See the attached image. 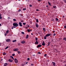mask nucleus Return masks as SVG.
I'll return each mask as SVG.
<instances>
[{
    "label": "nucleus",
    "mask_w": 66,
    "mask_h": 66,
    "mask_svg": "<svg viewBox=\"0 0 66 66\" xmlns=\"http://www.w3.org/2000/svg\"><path fill=\"white\" fill-rule=\"evenodd\" d=\"M14 61L16 63H18V60H17V59H14Z\"/></svg>",
    "instance_id": "20e7f679"
},
{
    "label": "nucleus",
    "mask_w": 66,
    "mask_h": 66,
    "mask_svg": "<svg viewBox=\"0 0 66 66\" xmlns=\"http://www.w3.org/2000/svg\"><path fill=\"white\" fill-rule=\"evenodd\" d=\"M38 54H40V52H39L38 53Z\"/></svg>",
    "instance_id": "8fccbe9b"
},
{
    "label": "nucleus",
    "mask_w": 66,
    "mask_h": 66,
    "mask_svg": "<svg viewBox=\"0 0 66 66\" xmlns=\"http://www.w3.org/2000/svg\"><path fill=\"white\" fill-rule=\"evenodd\" d=\"M23 25H26V23H23Z\"/></svg>",
    "instance_id": "58836bf2"
},
{
    "label": "nucleus",
    "mask_w": 66,
    "mask_h": 66,
    "mask_svg": "<svg viewBox=\"0 0 66 66\" xmlns=\"http://www.w3.org/2000/svg\"><path fill=\"white\" fill-rule=\"evenodd\" d=\"M35 40H36V41H37V40L38 39V38H35Z\"/></svg>",
    "instance_id": "412c9836"
},
{
    "label": "nucleus",
    "mask_w": 66,
    "mask_h": 66,
    "mask_svg": "<svg viewBox=\"0 0 66 66\" xmlns=\"http://www.w3.org/2000/svg\"><path fill=\"white\" fill-rule=\"evenodd\" d=\"M63 40H65L66 39V38L65 37L63 39Z\"/></svg>",
    "instance_id": "c756f323"
},
{
    "label": "nucleus",
    "mask_w": 66,
    "mask_h": 66,
    "mask_svg": "<svg viewBox=\"0 0 66 66\" xmlns=\"http://www.w3.org/2000/svg\"><path fill=\"white\" fill-rule=\"evenodd\" d=\"M26 28H27V27H26Z\"/></svg>",
    "instance_id": "774afa93"
},
{
    "label": "nucleus",
    "mask_w": 66,
    "mask_h": 66,
    "mask_svg": "<svg viewBox=\"0 0 66 66\" xmlns=\"http://www.w3.org/2000/svg\"><path fill=\"white\" fill-rule=\"evenodd\" d=\"M25 43H26V42L24 41H22L21 42V43L22 44H24Z\"/></svg>",
    "instance_id": "0eeeda50"
},
{
    "label": "nucleus",
    "mask_w": 66,
    "mask_h": 66,
    "mask_svg": "<svg viewBox=\"0 0 66 66\" xmlns=\"http://www.w3.org/2000/svg\"><path fill=\"white\" fill-rule=\"evenodd\" d=\"M9 48V47L7 46L6 48H5V49H7V48Z\"/></svg>",
    "instance_id": "7c9ffc66"
},
{
    "label": "nucleus",
    "mask_w": 66,
    "mask_h": 66,
    "mask_svg": "<svg viewBox=\"0 0 66 66\" xmlns=\"http://www.w3.org/2000/svg\"><path fill=\"white\" fill-rule=\"evenodd\" d=\"M14 28H16L15 27H14V26L12 27L11 28L12 29H13Z\"/></svg>",
    "instance_id": "f3484780"
},
{
    "label": "nucleus",
    "mask_w": 66,
    "mask_h": 66,
    "mask_svg": "<svg viewBox=\"0 0 66 66\" xmlns=\"http://www.w3.org/2000/svg\"><path fill=\"white\" fill-rule=\"evenodd\" d=\"M29 6H30V7H32V5H29Z\"/></svg>",
    "instance_id": "a18cd8bd"
},
{
    "label": "nucleus",
    "mask_w": 66,
    "mask_h": 66,
    "mask_svg": "<svg viewBox=\"0 0 66 66\" xmlns=\"http://www.w3.org/2000/svg\"><path fill=\"white\" fill-rule=\"evenodd\" d=\"M43 30L44 31V32H46V29L45 28H43Z\"/></svg>",
    "instance_id": "dca6fc26"
},
{
    "label": "nucleus",
    "mask_w": 66,
    "mask_h": 66,
    "mask_svg": "<svg viewBox=\"0 0 66 66\" xmlns=\"http://www.w3.org/2000/svg\"><path fill=\"white\" fill-rule=\"evenodd\" d=\"M65 66H66V64H65Z\"/></svg>",
    "instance_id": "69168bd1"
},
{
    "label": "nucleus",
    "mask_w": 66,
    "mask_h": 66,
    "mask_svg": "<svg viewBox=\"0 0 66 66\" xmlns=\"http://www.w3.org/2000/svg\"><path fill=\"white\" fill-rule=\"evenodd\" d=\"M0 19H2V17H1V15L0 14Z\"/></svg>",
    "instance_id": "b1692460"
},
{
    "label": "nucleus",
    "mask_w": 66,
    "mask_h": 66,
    "mask_svg": "<svg viewBox=\"0 0 66 66\" xmlns=\"http://www.w3.org/2000/svg\"><path fill=\"white\" fill-rule=\"evenodd\" d=\"M3 54H5V55L6 54V53H4Z\"/></svg>",
    "instance_id": "5fc2aeb1"
},
{
    "label": "nucleus",
    "mask_w": 66,
    "mask_h": 66,
    "mask_svg": "<svg viewBox=\"0 0 66 66\" xmlns=\"http://www.w3.org/2000/svg\"><path fill=\"white\" fill-rule=\"evenodd\" d=\"M28 36H29L28 35H26V39H27V38H28Z\"/></svg>",
    "instance_id": "a211bd4d"
},
{
    "label": "nucleus",
    "mask_w": 66,
    "mask_h": 66,
    "mask_svg": "<svg viewBox=\"0 0 66 66\" xmlns=\"http://www.w3.org/2000/svg\"><path fill=\"white\" fill-rule=\"evenodd\" d=\"M21 33L22 34H24V32H21Z\"/></svg>",
    "instance_id": "c9c22d12"
},
{
    "label": "nucleus",
    "mask_w": 66,
    "mask_h": 66,
    "mask_svg": "<svg viewBox=\"0 0 66 66\" xmlns=\"http://www.w3.org/2000/svg\"><path fill=\"white\" fill-rule=\"evenodd\" d=\"M1 60H2V59H1Z\"/></svg>",
    "instance_id": "338daca9"
},
{
    "label": "nucleus",
    "mask_w": 66,
    "mask_h": 66,
    "mask_svg": "<svg viewBox=\"0 0 66 66\" xmlns=\"http://www.w3.org/2000/svg\"><path fill=\"white\" fill-rule=\"evenodd\" d=\"M53 7L54 9H55V8H56V6H55V5L54 6H53Z\"/></svg>",
    "instance_id": "6ab92c4d"
},
{
    "label": "nucleus",
    "mask_w": 66,
    "mask_h": 66,
    "mask_svg": "<svg viewBox=\"0 0 66 66\" xmlns=\"http://www.w3.org/2000/svg\"><path fill=\"white\" fill-rule=\"evenodd\" d=\"M13 50L14 51H17L18 50V49L17 48H15L13 49Z\"/></svg>",
    "instance_id": "7ed1b4c3"
},
{
    "label": "nucleus",
    "mask_w": 66,
    "mask_h": 66,
    "mask_svg": "<svg viewBox=\"0 0 66 66\" xmlns=\"http://www.w3.org/2000/svg\"><path fill=\"white\" fill-rule=\"evenodd\" d=\"M31 35H33V33H31Z\"/></svg>",
    "instance_id": "864d4df0"
},
{
    "label": "nucleus",
    "mask_w": 66,
    "mask_h": 66,
    "mask_svg": "<svg viewBox=\"0 0 66 66\" xmlns=\"http://www.w3.org/2000/svg\"><path fill=\"white\" fill-rule=\"evenodd\" d=\"M7 65V63H5L4 64V66H6V65Z\"/></svg>",
    "instance_id": "4468645a"
},
{
    "label": "nucleus",
    "mask_w": 66,
    "mask_h": 66,
    "mask_svg": "<svg viewBox=\"0 0 66 66\" xmlns=\"http://www.w3.org/2000/svg\"><path fill=\"white\" fill-rule=\"evenodd\" d=\"M16 40H14L12 41V42L13 43H14V42H16Z\"/></svg>",
    "instance_id": "aec40b11"
},
{
    "label": "nucleus",
    "mask_w": 66,
    "mask_h": 66,
    "mask_svg": "<svg viewBox=\"0 0 66 66\" xmlns=\"http://www.w3.org/2000/svg\"><path fill=\"white\" fill-rule=\"evenodd\" d=\"M20 11H21V10H20V9H19V10L18 11V12H20Z\"/></svg>",
    "instance_id": "4c0bfd02"
},
{
    "label": "nucleus",
    "mask_w": 66,
    "mask_h": 66,
    "mask_svg": "<svg viewBox=\"0 0 66 66\" xmlns=\"http://www.w3.org/2000/svg\"><path fill=\"white\" fill-rule=\"evenodd\" d=\"M63 18H64V16H63Z\"/></svg>",
    "instance_id": "052dcab7"
},
{
    "label": "nucleus",
    "mask_w": 66,
    "mask_h": 66,
    "mask_svg": "<svg viewBox=\"0 0 66 66\" xmlns=\"http://www.w3.org/2000/svg\"><path fill=\"white\" fill-rule=\"evenodd\" d=\"M20 17H21V16H23V14H20Z\"/></svg>",
    "instance_id": "4be33fe9"
},
{
    "label": "nucleus",
    "mask_w": 66,
    "mask_h": 66,
    "mask_svg": "<svg viewBox=\"0 0 66 66\" xmlns=\"http://www.w3.org/2000/svg\"><path fill=\"white\" fill-rule=\"evenodd\" d=\"M27 31L29 32H30V30H29V29H27Z\"/></svg>",
    "instance_id": "cd10ccee"
},
{
    "label": "nucleus",
    "mask_w": 66,
    "mask_h": 66,
    "mask_svg": "<svg viewBox=\"0 0 66 66\" xmlns=\"http://www.w3.org/2000/svg\"><path fill=\"white\" fill-rule=\"evenodd\" d=\"M30 31H32V30H31V29L29 30Z\"/></svg>",
    "instance_id": "4d7b16f0"
},
{
    "label": "nucleus",
    "mask_w": 66,
    "mask_h": 66,
    "mask_svg": "<svg viewBox=\"0 0 66 66\" xmlns=\"http://www.w3.org/2000/svg\"><path fill=\"white\" fill-rule=\"evenodd\" d=\"M31 65H33V64H31Z\"/></svg>",
    "instance_id": "bf43d9fd"
},
{
    "label": "nucleus",
    "mask_w": 66,
    "mask_h": 66,
    "mask_svg": "<svg viewBox=\"0 0 66 66\" xmlns=\"http://www.w3.org/2000/svg\"><path fill=\"white\" fill-rule=\"evenodd\" d=\"M9 32V30H7V31H6V34H8Z\"/></svg>",
    "instance_id": "2eb2a0df"
},
{
    "label": "nucleus",
    "mask_w": 66,
    "mask_h": 66,
    "mask_svg": "<svg viewBox=\"0 0 66 66\" xmlns=\"http://www.w3.org/2000/svg\"><path fill=\"white\" fill-rule=\"evenodd\" d=\"M10 41H11V39H7L6 40V42H10Z\"/></svg>",
    "instance_id": "f03ea898"
},
{
    "label": "nucleus",
    "mask_w": 66,
    "mask_h": 66,
    "mask_svg": "<svg viewBox=\"0 0 66 66\" xmlns=\"http://www.w3.org/2000/svg\"><path fill=\"white\" fill-rule=\"evenodd\" d=\"M8 19H10V17H8Z\"/></svg>",
    "instance_id": "c03bdc74"
},
{
    "label": "nucleus",
    "mask_w": 66,
    "mask_h": 66,
    "mask_svg": "<svg viewBox=\"0 0 66 66\" xmlns=\"http://www.w3.org/2000/svg\"><path fill=\"white\" fill-rule=\"evenodd\" d=\"M46 36H44V39H46Z\"/></svg>",
    "instance_id": "473e14b6"
},
{
    "label": "nucleus",
    "mask_w": 66,
    "mask_h": 66,
    "mask_svg": "<svg viewBox=\"0 0 66 66\" xmlns=\"http://www.w3.org/2000/svg\"><path fill=\"white\" fill-rule=\"evenodd\" d=\"M64 0V1H65V0Z\"/></svg>",
    "instance_id": "0e129e2a"
},
{
    "label": "nucleus",
    "mask_w": 66,
    "mask_h": 66,
    "mask_svg": "<svg viewBox=\"0 0 66 66\" xmlns=\"http://www.w3.org/2000/svg\"><path fill=\"white\" fill-rule=\"evenodd\" d=\"M55 19H56V21H58V20H59V19H57V18H56Z\"/></svg>",
    "instance_id": "5701e85b"
},
{
    "label": "nucleus",
    "mask_w": 66,
    "mask_h": 66,
    "mask_svg": "<svg viewBox=\"0 0 66 66\" xmlns=\"http://www.w3.org/2000/svg\"><path fill=\"white\" fill-rule=\"evenodd\" d=\"M7 34H6V33H5V35H6Z\"/></svg>",
    "instance_id": "3c124183"
},
{
    "label": "nucleus",
    "mask_w": 66,
    "mask_h": 66,
    "mask_svg": "<svg viewBox=\"0 0 66 66\" xmlns=\"http://www.w3.org/2000/svg\"><path fill=\"white\" fill-rule=\"evenodd\" d=\"M41 47H42L41 45H38L37 46V48H40Z\"/></svg>",
    "instance_id": "1a4fd4ad"
},
{
    "label": "nucleus",
    "mask_w": 66,
    "mask_h": 66,
    "mask_svg": "<svg viewBox=\"0 0 66 66\" xmlns=\"http://www.w3.org/2000/svg\"><path fill=\"white\" fill-rule=\"evenodd\" d=\"M13 21H16V20L15 19H13Z\"/></svg>",
    "instance_id": "f704fd0d"
},
{
    "label": "nucleus",
    "mask_w": 66,
    "mask_h": 66,
    "mask_svg": "<svg viewBox=\"0 0 66 66\" xmlns=\"http://www.w3.org/2000/svg\"><path fill=\"white\" fill-rule=\"evenodd\" d=\"M11 57V58H12V59L13 60H14V58L13 57L11 56L10 57Z\"/></svg>",
    "instance_id": "a878e982"
},
{
    "label": "nucleus",
    "mask_w": 66,
    "mask_h": 66,
    "mask_svg": "<svg viewBox=\"0 0 66 66\" xmlns=\"http://www.w3.org/2000/svg\"><path fill=\"white\" fill-rule=\"evenodd\" d=\"M21 22H23V21H21Z\"/></svg>",
    "instance_id": "13d9d810"
},
{
    "label": "nucleus",
    "mask_w": 66,
    "mask_h": 66,
    "mask_svg": "<svg viewBox=\"0 0 66 66\" xmlns=\"http://www.w3.org/2000/svg\"><path fill=\"white\" fill-rule=\"evenodd\" d=\"M9 62H13V60H11V59H9Z\"/></svg>",
    "instance_id": "f8f14e48"
},
{
    "label": "nucleus",
    "mask_w": 66,
    "mask_h": 66,
    "mask_svg": "<svg viewBox=\"0 0 66 66\" xmlns=\"http://www.w3.org/2000/svg\"><path fill=\"white\" fill-rule=\"evenodd\" d=\"M64 28H65V29H66V25L64 26Z\"/></svg>",
    "instance_id": "37998d69"
},
{
    "label": "nucleus",
    "mask_w": 66,
    "mask_h": 66,
    "mask_svg": "<svg viewBox=\"0 0 66 66\" xmlns=\"http://www.w3.org/2000/svg\"><path fill=\"white\" fill-rule=\"evenodd\" d=\"M36 42L35 43V44H38V42H37V41H36Z\"/></svg>",
    "instance_id": "9b49d317"
},
{
    "label": "nucleus",
    "mask_w": 66,
    "mask_h": 66,
    "mask_svg": "<svg viewBox=\"0 0 66 66\" xmlns=\"http://www.w3.org/2000/svg\"><path fill=\"white\" fill-rule=\"evenodd\" d=\"M36 26L37 28H38V24H37V23H36Z\"/></svg>",
    "instance_id": "ddd939ff"
},
{
    "label": "nucleus",
    "mask_w": 66,
    "mask_h": 66,
    "mask_svg": "<svg viewBox=\"0 0 66 66\" xmlns=\"http://www.w3.org/2000/svg\"><path fill=\"white\" fill-rule=\"evenodd\" d=\"M50 36V34H47L45 36L46 37H47V36Z\"/></svg>",
    "instance_id": "423d86ee"
},
{
    "label": "nucleus",
    "mask_w": 66,
    "mask_h": 66,
    "mask_svg": "<svg viewBox=\"0 0 66 66\" xmlns=\"http://www.w3.org/2000/svg\"><path fill=\"white\" fill-rule=\"evenodd\" d=\"M13 25L16 28V27H18V26H19V24H18V23L16 22H15L13 23Z\"/></svg>",
    "instance_id": "f257e3e1"
},
{
    "label": "nucleus",
    "mask_w": 66,
    "mask_h": 66,
    "mask_svg": "<svg viewBox=\"0 0 66 66\" xmlns=\"http://www.w3.org/2000/svg\"><path fill=\"white\" fill-rule=\"evenodd\" d=\"M27 27H28V28H29V25H27Z\"/></svg>",
    "instance_id": "de8ad7c7"
},
{
    "label": "nucleus",
    "mask_w": 66,
    "mask_h": 66,
    "mask_svg": "<svg viewBox=\"0 0 66 66\" xmlns=\"http://www.w3.org/2000/svg\"><path fill=\"white\" fill-rule=\"evenodd\" d=\"M30 60V58H27V60L29 61Z\"/></svg>",
    "instance_id": "ea45409f"
},
{
    "label": "nucleus",
    "mask_w": 66,
    "mask_h": 66,
    "mask_svg": "<svg viewBox=\"0 0 66 66\" xmlns=\"http://www.w3.org/2000/svg\"><path fill=\"white\" fill-rule=\"evenodd\" d=\"M28 62H27L26 64H26H27V63H28Z\"/></svg>",
    "instance_id": "603ef678"
},
{
    "label": "nucleus",
    "mask_w": 66,
    "mask_h": 66,
    "mask_svg": "<svg viewBox=\"0 0 66 66\" xmlns=\"http://www.w3.org/2000/svg\"><path fill=\"white\" fill-rule=\"evenodd\" d=\"M38 2H40L41 1L40 0H38Z\"/></svg>",
    "instance_id": "a19ab883"
},
{
    "label": "nucleus",
    "mask_w": 66,
    "mask_h": 66,
    "mask_svg": "<svg viewBox=\"0 0 66 66\" xmlns=\"http://www.w3.org/2000/svg\"><path fill=\"white\" fill-rule=\"evenodd\" d=\"M39 11V10H38V9H36V11Z\"/></svg>",
    "instance_id": "49530a36"
},
{
    "label": "nucleus",
    "mask_w": 66,
    "mask_h": 66,
    "mask_svg": "<svg viewBox=\"0 0 66 66\" xmlns=\"http://www.w3.org/2000/svg\"><path fill=\"white\" fill-rule=\"evenodd\" d=\"M46 7H48V6H46Z\"/></svg>",
    "instance_id": "e2e57ef3"
},
{
    "label": "nucleus",
    "mask_w": 66,
    "mask_h": 66,
    "mask_svg": "<svg viewBox=\"0 0 66 66\" xmlns=\"http://www.w3.org/2000/svg\"><path fill=\"white\" fill-rule=\"evenodd\" d=\"M17 52H18V54H19L20 53V51H17Z\"/></svg>",
    "instance_id": "2f4dec72"
},
{
    "label": "nucleus",
    "mask_w": 66,
    "mask_h": 66,
    "mask_svg": "<svg viewBox=\"0 0 66 66\" xmlns=\"http://www.w3.org/2000/svg\"><path fill=\"white\" fill-rule=\"evenodd\" d=\"M50 42H48L47 46H49V45H50Z\"/></svg>",
    "instance_id": "bb28decb"
},
{
    "label": "nucleus",
    "mask_w": 66,
    "mask_h": 66,
    "mask_svg": "<svg viewBox=\"0 0 66 66\" xmlns=\"http://www.w3.org/2000/svg\"><path fill=\"white\" fill-rule=\"evenodd\" d=\"M18 1H20V0H18Z\"/></svg>",
    "instance_id": "680f3d73"
},
{
    "label": "nucleus",
    "mask_w": 66,
    "mask_h": 66,
    "mask_svg": "<svg viewBox=\"0 0 66 66\" xmlns=\"http://www.w3.org/2000/svg\"><path fill=\"white\" fill-rule=\"evenodd\" d=\"M42 45H43V46H45V42H44V41H43V43L42 44Z\"/></svg>",
    "instance_id": "9d476101"
},
{
    "label": "nucleus",
    "mask_w": 66,
    "mask_h": 66,
    "mask_svg": "<svg viewBox=\"0 0 66 66\" xmlns=\"http://www.w3.org/2000/svg\"><path fill=\"white\" fill-rule=\"evenodd\" d=\"M52 63L53 64V66H55V62H52Z\"/></svg>",
    "instance_id": "6e6552de"
},
{
    "label": "nucleus",
    "mask_w": 66,
    "mask_h": 66,
    "mask_svg": "<svg viewBox=\"0 0 66 66\" xmlns=\"http://www.w3.org/2000/svg\"><path fill=\"white\" fill-rule=\"evenodd\" d=\"M53 35L54 36H55V35H56V34H53Z\"/></svg>",
    "instance_id": "72a5a7b5"
},
{
    "label": "nucleus",
    "mask_w": 66,
    "mask_h": 66,
    "mask_svg": "<svg viewBox=\"0 0 66 66\" xmlns=\"http://www.w3.org/2000/svg\"><path fill=\"white\" fill-rule=\"evenodd\" d=\"M37 22H38V19H36Z\"/></svg>",
    "instance_id": "393cba45"
},
{
    "label": "nucleus",
    "mask_w": 66,
    "mask_h": 66,
    "mask_svg": "<svg viewBox=\"0 0 66 66\" xmlns=\"http://www.w3.org/2000/svg\"><path fill=\"white\" fill-rule=\"evenodd\" d=\"M1 25H2L0 23V26H1Z\"/></svg>",
    "instance_id": "6e6d98bb"
},
{
    "label": "nucleus",
    "mask_w": 66,
    "mask_h": 66,
    "mask_svg": "<svg viewBox=\"0 0 66 66\" xmlns=\"http://www.w3.org/2000/svg\"><path fill=\"white\" fill-rule=\"evenodd\" d=\"M19 26L20 27H22V23L21 22H19Z\"/></svg>",
    "instance_id": "39448f33"
},
{
    "label": "nucleus",
    "mask_w": 66,
    "mask_h": 66,
    "mask_svg": "<svg viewBox=\"0 0 66 66\" xmlns=\"http://www.w3.org/2000/svg\"><path fill=\"white\" fill-rule=\"evenodd\" d=\"M46 55H47V54H45L44 55V56L45 57Z\"/></svg>",
    "instance_id": "09e8293b"
},
{
    "label": "nucleus",
    "mask_w": 66,
    "mask_h": 66,
    "mask_svg": "<svg viewBox=\"0 0 66 66\" xmlns=\"http://www.w3.org/2000/svg\"><path fill=\"white\" fill-rule=\"evenodd\" d=\"M48 4H49V5H50V6H51V4H50V3L49 2H48Z\"/></svg>",
    "instance_id": "c85d7f7f"
},
{
    "label": "nucleus",
    "mask_w": 66,
    "mask_h": 66,
    "mask_svg": "<svg viewBox=\"0 0 66 66\" xmlns=\"http://www.w3.org/2000/svg\"><path fill=\"white\" fill-rule=\"evenodd\" d=\"M12 56H15V54H12Z\"/></svg>",
    "instance_id": "e433bc0d"
},
{
    "label": "nucleus",
    "mask_w": 66,
    "mask_h": 66,
    "mask_svg": "<svg viewBox=\"0 0 66 66\" xmlns=\"http://www.w3.org/2000/svg\"><path fill=\"white\" fill-rule=\"evenodd\" d=\"M23 11H24L25 10H26V9L24 8L23 9Z\"/></svg>",
    "instance_id": "79ce46f5"
}]
</instances>
